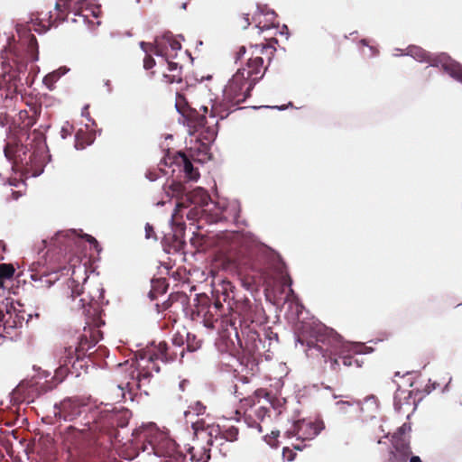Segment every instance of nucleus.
Returning a JSON list of instances; mask_svg holds the SVG:
<instances>
[{
  "label": "nucleus",
  "mask_w": 462,
  "mask_h": 462,
  "mask_svg": "<svg viewBox=\"0 0 462 462\" xmlns=\"http://www.w3.org/2000/svg\"><path fill=\"white\" fill-rule=\"evenodd\" d=\"M300 335L296 342L306 346V355L311 358H322L325 363H329L333 371H338L342 359L345 366L356 365L357 368L363 365V360L355 358L353 355H364L369 352V348L362 344L344 342L342 337L333 328L325 326L318 320L302 323Z\"/></svg>",
  "instance_id": "1"
},
{
  "label": "nucleus",
  "mask_w": 462,
  "mask_h": 462,
  "mask_svg": "<svg viewBox=\"0 0 462 462\" xmlns=\"http://www.w3.org/2000/svg\"><path fill=\"white\" fill-rule=\"evenodd\" d=\"M169 346L166 342H160L157 346V352L140 351L135 354V360L129 364L126 361L124 364H119L120 368H125L128 371L126 378L129 379L125 384L120 383L117 385L121 396L133 401V391L136 388L145 395L149 394L148 386L153 376V372L159 373L160 366L156 363L157 360H162L163 363L172 361L173 356L168 354Z\"/></svg>",
  "instance_id": "2"
},
{
  "label": "nucleus",
  "mask_w": 462,
  "mask_h": 462,
  "mask_svg": "<svg viewBox=\"0 0 462 462\" xmlns=\"http://www.w3.org/2000/svg\"><path fill=\"white\" fill-rule=\"evenodd\" d=\"M254 258L246 263L249 268L254 273V277L268 286L278 277L283 279L284 285L289 287L286 300L291 298V303H295L297 313H299L300 309H303V306L299 303L298 297L291 289L292 281L286 274L285 263L282 262L281 256L268 247L258 249L256 252H254Z\"/></svg>",
  "instance_id": "3"
},
{
  "label": "nucleus",
  "mask_w": 462,
  "mask_h": 462,
  "mask_svg": "<svg viewBox=\"0 0 462 462\" xmlns=\"http://www.w3.org/2000/svg\"><path fill=\"white\" fill-rule=\"evenodd\" d=\"M395 51L394 56H411L419 62L428 63L430 67L441 68L449 77L462 83V65L446 53L433 55L415 45L409 46L405 52L401 49H395Z\"/></svg>",
  "instance_id": "4"
},
{
  "label": "nucleus",
  "mask_w": 462,
  "mask_h": 462,
  "mask_svg": "<svg viewBox=\"0 0 462 462\" xmlns=\"http://www.w3.org/2000/svg\"><path fill=\"white\" fill-rule=\"evenodd\" d=\"M87 279L84 278L82 286L74 279H69L67 282L66 304L72 310H82L84 313H89V310H87V307L99 304L104 299V289L100 284H97L88 292L85 291L83 286L86 285Z\"/></svg>",
  "instance_id": "5"
},
{
  "label": "nucleus",
  "mask_w": 462,
  "mask_h": 462,
  "mask_svg": "<svg viewBox=\"0 0 462 462\" xmlns=\"http://www.w3.org/2000/svg\"><path fill=\"white\" fill-rule=\"evenodd\" d=\"M226 116L227 114L220 115L215 106H212L210 111H208V106H201L199 110L190 106L188 107V110L182 117L189 127L205 128L208 134L207 139L214 140L218 131V120L215 119L218 117L222 120L226 118Z\"/></svg>",
  "instance_id": "6"
},
{
  "label": "nucleus",
  "mask_w": 462,
  "mask_h": 462,
  "mask_svg": "<svg viewBox=\"0 0 462 462\" xmlns=\"http://www.w3.org/2000/svg\"><path fill=\"white\" fill-rule=\"evenodd\" d=\"M143 449L148 454L153 453L158 457L165 458L167 462H183L185 458L179 445L164 433H157Z\"/></svg>",
  "instance_id": "7"
},
{
  "label": "nucleus",
  "mask_w": 462,
  "mask_h": 462,
  "mask_svg": "<svg viewBox=\"0 0 462 462\" xmlns=\"http://www.w3.org/2000/svg\"><path fill=\"white\" fill-rule=\"evenodd\" d=\"M245 77V68L238 69L224 89L225 98L234 104L245 102L255 85V79Z\"/></svg>",
  "instance_id": "8"
},
{
  "label": "nucleus",
  "mask_w": 462,
  "mask_h": 462,
  "mask_svg": "<svg viewBox=\"0 0 462 462\" xmlns=\"http://www.w3.org/2000/svg\"><path fill=\"white\" fill-rule=\"evenodd\" d=\"M166 193L169 197H176L180 199V201L177 202L175 211L171 216V226L175 241L182 243L186 226L183 222L178 221L177 218L179 213L182 210V206H184L185 194L188 192H186L185 187L180 182L172 180L169 185V190H166Z\"/></svg>",
  "instance_id": "9"
},
{
  "label": "nucleus",
  "mask_w": 462,
  "mask_h": 462,
  "mask_svg": "<svg viewBox=\"0 0 462 462\" xmlns=\"http://www.w3.org/2000/svg\"><path fill=\"white\" fill-rule=\"evenodd\" d=\"M85 403L78 397L65 398L53 406L54 417L59 421L70 422L82 413Z\"/></svg>",
  "instance_id": "10"
},
{
  "label": "nucleus",
  "mask_w": 462,
  "mask_h": 462,
  "mask_svg": "<svg viewBox=\"0 0 462 462\" xmlns=\"http://www.w3.org/2000/svg\"><path fill=\"white\" fill-rule=\"evenodd\" d=\"M223 200L214 202L211 198L203 208L189 209L186 212L188 219L196 221L205 219L207 222L213 224L223 221Z\"/></svg>",
  "instance_id": "11"
},
{
  "label": "nucleus",
  "mask_w": 462,
  "mask_h": 462,
  "mask_svg": "<svg viewBox=\"0 0 462 462\" xmlns=\"http://www.w3.org/2000/svg\"><path fill=\"white\" fill-rule=\"evenodd\" d=\"M325 428L322 420H299L294 421L291 429L286 431L288 437H296L298 439H313Z\"/></svg>",
  "instance_id": "12"
},
{
  "label": "nucleus",
  "mask_w": 462,
  "mask_h": 462,
  "mask_svg": "<svg viewBox=\"0 0 462 462\" xmlns=\"http://www.w3.org/2000/svg\"><path fill=\"white\" fill-rule=\"evenodd\" d=\"M139 45L144 53L153 52L159 57L165 55V49L168 46L174 51L181 49L180 42L171 32L164 33L161 38L156 37L153 43L141 42Z\"/></svg>",
  "instance_id": "13"
},
{
  "label": "nucleus",
  "mask_w": 462,
  "mask_h": 462,
  "mask_svg": "<svg viewBox=\"0 0 462 462\" xmlns=\"http://www.w3.org/2000/svg\"><path fill=\"white\" fill-rule=\"evenodd\" d=\"M55 359L58 367L55 370V377L60 382L65 375L69 373V366L75 367L76 364L80 360L77 359V355L73 349V346H64L57 349L55 352Z\"/></svg>",
  "instance_id": "14"
},
{
  "label": "nucleus",
  "mask_w": 462,
  "mask_h": 462,
  "mask_svg": "<svg viewBox=\"0 0 462 462\" xmlns=\"http://www.w3.org/2000/svg\"><path fill=\"white\" fill-rule=\"evenodd\" d=\"M101 337L100 331L92 330L90 328H84L83 333L76 337V345L73 346L77 359L82 360L87 352L97 345Z\"/></svg>",
  "instance_id": "15"
},
{
  "label": "nucleus",
  "mask_w": 462,
  "mask_h": 462,
  "mask_svg": "<svg viewBox=\"0 0 462 462\" xmlns=\"http://www.w3.org/2000/svg\"><path fill=\"white\" fill-rule=\"evenodd\" d=\"M239 324L241 327V335L238 332L237 327L236 326V321L231 323V328L234 330L235 337L237 341V345L249 352L254 351L258 348L257 340L261 343V339L259 338V335L250 329L248 327H242V320H239Z\"/></svg>",
  "instance_id": "16"
},
{
  "label": "nucleus",
  "mask_w": 462,
  "mask_h": 462,
  "mask_svg": "<svg viewBox=\"0 0 462 462\" xmlns=\"http://www.w3.org/2000/svg\"><path fill=\"white\" fill-rule=\"evenodd\" d=\"M411 454L410 439H399L392 437V449L389 452L388 462H408Z\"/></svg>",
  "instance_id": "17"
},
{
  "label": "nucleus",
  "mask_w": 462,
  "mask_h": 462,
  "mask_svg": "<svg viewBox=\"0 0 462 462\" xmlns=\"http://www.w3.org/2000/svg\"><path fill=\"white\" fill-rule=\"evenodd\" d=\"M210 196L203 188L197 187L193 190L185 194L184 206L182 209H197L203 208L208 202Z\"/></svg>",
  "instance_id": "18"
},
{
  "label": "nucleus",
  "mask_w": 462,
  "mask_h": 462,
  "mask_svg": "<svg viewBox=\"0 0 462 462\" xmlns=\"http://www.w3.org/2000/svg\"><path fill=\"white\" fill-rule=\"evenodd\" d=\"M8 319H6L3 323V328L5 333V337H9L10 338H14L16 337L17 329L21 328L24 323V316L19 313H9ZM4 314L0 310V327L2 326Z\"/></svg>",
  "instance_id": "19"
},
{
  "label": "nucleus",
  "mask_w": 462,
  "mask_h": 462,
  "mask_svg": "<svg viewBox=\"0 0 462 462\" xmlns=\"http://www.w3.org/2000/svg\"><path fill=\"white\" fill-rule=\"evenodd\" d=\"M72 234L73 231L57 232L49 243L48 251L50 252L58 250V254H65L68 252L69 248L71 246L70 236Z\"/></svg>",
  "instance_id": "20"
},
{
  "label": "nucleus",
  "mask_w": 462,
  "mask_h": 462,
  "mask_svg": "<svg viewBox=\"0 0 462 462\" xmlns=\"http://www.w3.org/2000/svg\"><path fill=\"white\" fill-rule=\"evenodd\" d=\"M45 157L42 152H33L30 155L29 162L24 169L28 177H38L44 171Z\"/></svg>",
  "instance_id": "21"
},
{
  "label": "nucleus",
  "mask_w": 462,
  "mask_h": 462,
  "mask_svg": "<svg viewBox=\"0 0 462 462\" xmlns=\"http://www.w3.org/2000/svg\"><path fill=\"white\" fill-rule=\"evenodd\" d=\"M178 157L175 159L176 162L183 165V172L185 178L190 181H197L199 178V172L194 168L192 162L189 158L182 152L178 153Z\"/></svg>",
  "instance_id": "22"
},
{
  "label": "nucleus",
  "mask_w": 462,
  "mask_h": 462,
  "mask_svg": "<svg viewBox=\"0 0 462 462\" xmlns=\"http://www.w3.org/2000/svg\"><path fill=\"white\" fill-rule=\"evenodd\" d=\"M223 213L224 217L223 221H227L229 219L236 220L239 217L240 213V205L236 200H223Z\"/></svg>",
  "instance_id": "23"
},
{
  "label": "nucleus",
  "mask_w": 462,
  "mask_h": 462,
  "mask_svg": "<svg viewBox=\"0 0 462 462\" xmlns=\"http://www.w3.org/2000/svg\"><path fill=\"white\" fill-rule=\"evenodd\" d=\"M261 15L265 16L267 22H272L274 19V17L276 16V14H275V12L273 10L269 9L267 7V5H257V11L253 15V20L255 23H256V27L260 29V32H263L265 29H268L269 27L268 26H263V27L260 26L261 22L258 21V17L261 16Z\"/></svg>",
  "instance_id": "24"
},
{
  "label": "nucleus",
  "mask_w": 462,
  "mask_h": 462,
  "mask_svg": "<svg viewBox=\"0 0 462 462\" xmlns=\"http://www.w3.org/2000/svg\"><path fill=\"white\" fill-rule=\"evenodd\" d=\"M69 71V69L63 66L59 68L56 70H53L52 72L47 74L43 78V84L48 88V89L52 90L54 88L55 83L65 74H67Z\"/></svg>",
  "instance_id": "25"
},
{
  "label": "nucleus",
  "mask_w": 462,
  "mask_h": 462,
  "mask_svg": "<svg viewBox=\"0 0 462 462\" xmlns=\"http://www.w3.org/2000/svg\"><path fill=\"white\" fill-rule=\"evenodd\" d=\"M167 64H168V70L170 72H171V75L163 74V80L166 83H170V84H172L174 82H177V83L181 82L182 81L181 77H180L181 67L179 66L178 63L173 62V61H169L168 60H167Z\"/></svg>",
  "instance_id": "26"
},
{
  "label": "nucleus",
  "mask_w": 462,
  "mask_h": 462,
  "mask_svg": "<svg viewBox=\"0 0 462 462\" xmlns=\"http://www.w3.org/2000/svg\"><path fill=\"white\" fill-rule=\"evenodd\" d=\"M226 236L233 242L235 246L244 247L247 251L251 250V243H253L251 236L240 233H228Z\"/></svg>",
  "instance_id": "27"
},
{
  "label": "nucleus",
  "mask_w": 462,
  "mask_h": 462,
  "mask_svg": "<svg viewBox=\"0 0 462 462\" xmlns=\"http://www.w3.org/2000/svg\"><path fill=\"white\" fill-rule=\"evenodd\" d=\"M411 398V392L406 393V391H402L400 388H398L394 394V398H393L394 410L397 412H400L403 404H407V405L411 404V402H410Z\"/></svg>",
  "instance_id": "28"
},
{
  "label": "nucleus",
  "mask_w": 462,
  "mask_h": 462,
  "mask_svg": "<svg viewBox=\"0 0 462 462\" xmlns=\"http://www.w3.org/2000/svg\"><path fill=\"white\" fill-rule=\"evenodd\" d=\"M263 64V60L261 57L249 59L247 62L248 69H245V77L250 79L253 75L260 73Z\"/></svg>",
  "instance_id": "29"
},
{
  "label": "nucleus",
  "mask_w": 462,
  "mask_h": 462,
  "mask_svg": "<svg viewBox=\"0 0 462 462\" xmlns=\"http://www.w3.org/2000/svg\"><path fill=\"white\" fill-rule=\"evenodd\" d=\"M79 3V0H57L55 9L60 13H63L64 11L74 12L75 15H77L76 8L72 7V5Z\"/></svg>",
  "instance_id": "30"
},
{
  "label": "nucleus",
  "mask_w": 462,
  "mask_h": 462,
  "mask_svg": "<svg viewBox=\"0 0 462 462\" xmlns=\"http://www.w3.org/2000/svg\"><path fill=\"white\" fill-rule=\"evenodd\" d=\"M14 273V268L12 264H0V288H4L5 280L11 279Z\"/></svg>",
  "instance_id": "31"
},
{
  "label": "nucleus",
  "mask_w": 462,
  "mask_h": 462,
  "mask_svg": "<svg viewBox=\"0 0 462 462\" xmlns=\"http://www.w3.org/2000/svg\"><path fill=\"white\" fill-rule=\"evenodd\" d=\"M201 346L200 340L197 339V337L194 334L187 333L186 334V348L189 352H194L199 349Z\"/></svg>",
  "instance_id": "32"
},
{
  "label": "nucleus",
  "mask_w": 462,
  "mask_h": 462,
  "mask_svg": "<svg viewBox=\"0 0 462 462\" xmlns=\"http://www.w3.org/2000/svg\"><path fill=\"white\" fill-rule=\"evenodd\" d=\"M80 134H83V132L81 130L78 131L76 133V134H75V144H74V147L77 150H83L87 146L92 144L93 142H94V138L92 136H87V137H85V142L86 143H81V141H80Z\"/></svg>",
  "instance_id": "33"
},
{
  "label": "nucleus",
  "mask_w": 462,
  "mask_h": 462,
  "mask_svg": "<svg viewBox=\"0 0 462 462\" xmlns=\"http://www.w3.org/2000/svg\"><path fill=\"white\" fill-rule=\"evenodd\" d=\"M188 107H189V106L188 105L186 98L182 95L177 94V98H176V103H175V108H176L177 112L181 116H183L185 115L186 111L188 110Z\"/></svg>",
  "instance_id": "34"
},
{
  "label": "nucleus",
  "mask_w": 462,
  "mask_h": 462,
  "mask_svg": "<svg viewBox=\"0 0 462 462\" xmlns=\"http://www.w3.org/2000/svg\"><path fill=\"white\" fill-rule=\"evenodd\" d=\"M58 275L56 273H45L41 275L39 278V282L42 284V287L50 288L53 285V283L58 281Z\"/></svg>",
  "instance_id": "35"
},
{
  "label": "nucleus",
  "mask_w": 462,
  "mask_h": 462,
  "mask_svg": "<svg viewBox=\"0 0 462 462\" xmlns=\"http://www.w3.org/2000/svg\"><path fill=\"white\" fill-rule=\"evenodd\" d=\"M244 420L249 428L257 429L258 432H262V427L253 413H250L249 411L245 412L244 415Z\"/></svg>",
  "instance_id": "36"
},
{
  "label": "nucleus",
  "mask_w": 462,
  "mask_h": 462,
  "mask_svg": "<svg viewBox=\"0 0 462 462\" xmlns=\"http://www.w3.org/2000/svg\"><path fill=\"white\" fill-rule=\"evenodd\" d=\"M411 430V427L410 423H403L396 432L393 434L392 437H397L399 439H410L409 436H406V433H409Z\"/></svg>",
  "instance_id": "37"
},
{
  "label": "nucleus",
  "mask_w": 462,
  "mask_h": 462,
  "mask_svg": "<svg viewBox=\"0 0 462 462\" xmlns=\"http://www.w3.org/2000/svg\"><path fill=\"white\" fill-rule=\"evenodd\" d=\"M238 429L231 426L222 432V437L227 441H235L237 439Z\"/></svg>",
  "instance_id": "38"
},
{
  "label": "nucleus",
  "mask_w": 462,
  "mask_h": 462,
  "mask_svg": "<svg viewBox=\"0 0 462 462\" xmlns=\"http://www.w3.org/2000/svg\"><path fill=\"white\" fill-rule=\"evenodd\" d=\"M268 411V409L263 406H259L249 411L250 413H253V415L255 417L256 420L259 421V423L261 421H263Z\"/></svg>",
  "instance_id": "39"
},
{
  "label": "nucleus",
  "mask_w": 462,
  "mask_h": 462,
  "mask_svg": "<svg viewBox=\"0 0 462 462\" xmlns=\"http://www.w3.org/2000/svg\"><path fill=\"white\" fill-rule=\"evenodd\" d=\"M205 411V406L202 403L197 402L194 407H191L190 410L184 412L185 417L187 418L190 414H196L199 416L202 414Z\"/></svg>",
  "instance_id": "40"
},
{
  "label": "nucleus",
  "mask_w": 462,
  "mask_h": 462,
  "mask_svg": "<svg viewBox=\"0 0 462 462\" xmlns=\"http://www.w3.org/2000/svg\"><path fill=\"white\" fill-rule=\"evenodd\" d=\"M73 125H70L69 122H65L62 126H61V129H60V137L62 139H66L68 138L69 136H70L73 133Z\"/></svg>",
  "instance_id": "41"
},
{
  "label": "nucleus",
  "mask_w": 462,
  "mask_h": 462,
  "mask_svg": "<svg viewBox=\"0 0 462 462\" xmlns=\"http://www.w3.org/2000/svg\"><path fill=\"white\" fill-rule=\"evenodd\" d=\"M171 343L177 347H181L185 343L184 336L180 333L175 334L171 339Z\"/></svg>",
  "instance_id": "42"
},
{
  "label": "nucleus",
  "mask_w": 462,
  "mask_h": 462,
  "mask_svg": "<svg viewBox=\"0 0 462 462\" xmlns=\"http://www.w3.org/2000/svg\"><path fill=\"white\" fill-rule=\"evenodd\" d=\"M148 53L149 52L145 53L146 56L143 59V68L145 69H150L153 68L154 65H155L154 59L151 55H149Z\"/></svg>",
  "instance_id": "43"
},
{
  "label": "nucleus",
  "mask_w": 462,
  "mask_h": 462,
  "mask_svg": "<svg viewBox=\"0 0 462 462\" xmlns=\"http://www.w3.org/2000/svg\"><path fill=\"white\" fill-rule=\"evenodd\" d=\"M251 309V304L250 302L247 300L246 302H245L244 304V311H245V314H244V320L245 322L247 321V320H250L251 322H254V319H253V316L251 315V312H247L246 311V309Z\"/></svg>",
  "instance_id": "44"
},
{
  "label": "nucleus",
  "mask_w": 462,
  "mask_h": 462,
  "mask_svg": "<svg viewBox=\"0 0 462 462\" xmlns=\"http://www.w3.org/2000/svg\"><path fill=\"white\" fill-rule=\"evenodd\" d=\"M85 238L90 245H92L95 247V249L98 250L99 245L97 240L94 236L86 234Z\"/></svg>",
  "instance_id": "45"
},
{
  "label": "nucleus",
  "mask_w": 462,
  "mask_h": 462,
  "mask_svg": "<svg viewBox=\"0 0 462 462\" xmlns=\"http://www.w3.org/2000/svg\"><path fill=\"white\" fill-rule=\"evenodd\" d=\"M336 405L343 411H346V408L352 406V402L348 401H339L336 402Z\"/></svg>",
  "instance_id": "46"
},
{
  "label": "nucleus",
  "mask_w": 462,
  "mask_h": 462,
  "mask_svg": "<svg viewBox=\"0 0 462 462\" xmlns=\"http://www.w3.org/2000/svg\"><path fill=\"white\" fill-rule=\"evenodd\" d=\"M438 386V383L436 382H431L429 380V383L425 386V392L427 394L430 393L432 391H434Z\"/></svg>",
  "instance_id": "47"
},
{
  "label": "nucleus",
  "mask_w": 462,
  "mask_h": 462,
  "mask_svg": "<svg viewBox=\"0 0 462 462\" xmlns=\"http://www.w3.org/2000/svg\"><path fill=\"white\" fill-rule=\"evenodd\" d=\"M88 106H85L82 109V112H81V116L86 117L88 121L91 122L93 125H96V122L95 120H93L91 117H90V115L88 111Z\"/></svg>",
  "instance_id": "48"
},
{
  "label": "nucleus",
  "mask_w": 462,
  "mask_h": 462,
  "mask_svg": "<svg viewBox=\"0 0 462 462\" xmlns=\"http://www.w3.org/2000/svg\"><path fill=\"white\" fill-rule=\"evenodd\" d=\"M245 52H246L245 47L241 46L236 54V62H237V60L242 59L244 57V55L245 54Z\"/></svg>",
  "instance_id": "49"
},
{
  "label": "nucleus",
  "mask_w": 462,
  "mask_h": 462,
  "mask_svg": "<svg viewBox=\"0 0 462 462\" xmlns=\"http://www.w3.org/2000/svg\"><path fill=\"white\" fill-rule=\"evenodd\" d=\"M152 234H153V227L149 224L147 223L145 225V238L149 239L152 236Z\"/></svg>",
  "instance_id": "50"
},
{
  "label": "nucleus",
  "mask_w": 462,
  "mask_h": 462,
  "mask_svg": "<svg viewBox=\"0 0 462 462\" xmlns=\"http://www.w3.org/2000/svg\"><path fill=\"white\" fill-rule=\"evenodd\" d=\"M24 383H20L12 393V398L16 400V396L21 393L22 389L23 388Z\"/></svg>",
  "instance_id": "51"
},
{
  "label": "nucleus",
  "mask_w": 462,
  "mask_h": 462,
  "mask_svg": "<svg viewBox=\"0 0 462 462\" xmlns=\"http://www.w3.org/2000/svg\"><path fill=\"white\" fill-rule=\"evenodd\" d=\"M203 324L208 328H215V321L213 319H210L208 318H205L203 320Z\"/></svg>",
  "instance_id": "52"
},
{
  "label": "nucleus",
  "mask_w": 462,
  "mask_h": 462,
  "mask_svg": "<svg viewBox=\"0 0 462 462\" xmlns=\"http://www.w3.org/2000/svg\"><path fill=\"white\" fill-rule=\"evenodd\" d=\"M367 48L369 51V54H367V56L369 58H373L378 55L379 51L374 46L369 45Z\"/></svg>",
  "instance_id": "53"
},
{
  "label": "nucleus",
  "mask_w": 462,
  "mask_h": 462,
  "mask_svg": "<svg viewBox=\"0 0 462 462\" xmlns=\"http://www.w3.org/2000/svg\"><path fill=\"white\" fill-rule=\"evenodd\" d=\"M264 335L265 337H267L270 340V342L273 340H278V335L276 333H273V331H266Z\"/></svg>",
  "instance_id": "54"
},
{
  "label": "nucleus",
  "mask_w": 462,
  "mask_h": 462,
  "mask_svg": "<svg viewBox=\"0 0 462 462\" xmlns=\"http://www.w3.org/2000/svg\"><path fill=\"white\" fill-rule=\"evenodd\" d=\"M213 308L216 311L220 310L223 308V304L220 302L219 300H216L212 306H210V309Z\"/></svg>",
  "instance_id": "55"
},
{
  "label": "nucleus",
  "mask_w": 462,
  "mask_h": 462,
  "mask_svg": "<svg viewBox=\"0 0 462 462\" xmlns=\"http://www.w3.org/2000/svg\"><path fill=\"white\" fill-rule=\"evenodd\" d=\"M146 178L151 180V181H154L157 180L158 176H157V173L156 172H152V171H148L146 173Z\"/></svg>",
  "instance_id": "56"
},
{
  "label": "nucleus",
  "mask_w": 462,
  "mask_h": 462,
  "mask_svg": "<svg viewBox=\"0 0 462 462\" xmlns=\"http://www.w3.org/2000/svg\"><path fill=\"white\" fill-rule=\"evenodd\" d=\"M226 418L228 420H234L239 421L240 420V411L236 410V411H235L234 415L230 416V417H226Z\"/></svg>",
  "instance_id": "57"
},
{
  "label": "nucleus",
  "mask_w": 462,
  "mask_h": 462,
  "mask_svg": "<svg viewBox=\"0 0 462 462\" xmlns=\"http://www.w3.org/2000/svg\"><path fill=\"white\" fill-rule=\"evenodd\" d=\"M409 462H422L419 456H410Z\"/></svg>",
  "instance_id": "58"
},
{
  "label": "nucleus",
  "mask_w": 462,
  "mask_h": 462,
  "mask_svg": "<svg viewBox=\"0 0 462 462\" xmlns=\"http://www.w3.org/2000/svg\"><path fill=\"white\" fill-rule=\"evenodd\" d=\"M104 85H105V87H106L107 92L111 93L112 92V87H111L110 80H108V79L105 80Z\"/></svg>",
  "instance_id": "59"
},
{
  "label": "nucleus",
  "mask_w": 462,
  "mask_h": 462,
  "mask_svg": "<svg viewBox=\"0 0 462 462\" xmlns=\"http://www.w3.org/2000/svg\"><path fill=\"white\" fill-rule=\"evenodd\" d=\"M244 21H245L244 28L246 29L250 25V21H249V17H248L247 14L245 15Z\"/></svg>",
  "instance_id": "60"
},
{
  "label": "nucleus",
  "mask_w": 462,
  "mask_h": 462,
  "mask_svg": "<svg viewBox=\"0 0 462 462\" xmlns=\"http://www.w3.org/2000/svg\"><path fill=\"white\" fill-rule=\"evenodd\" d=\"M191 427L193 430L197 433L199 430V423L198 422H191Z\"/></svg>",
  "instance_id": "61"
},
{
  "label": "nucleus",
  "mask_w": 462,
  "mask_h": 462,
  "mask_svg": "<svg viewBox=\"0 0 462 462\" xmlns=\"http://www.w3.org/2000/svg\"><path fill=\"white\" fill-rule=\"evenodd\" d=\"M373 402V403L376 406L374 396L371 395V396H368L367 398H365V402Z\"/></svg>",
  "instance_id": "62"
},
{
  "label": "nucleus",
  "mask_w": 462,
  "mask_h": 462,
  "mask_svg": "<svg viewBox=\"0 0 462 462\" xmlns=\"http://www.w3.org/2000/svg\"><path fill=\"white\" fill-rule=\"evenodd\" d=\"M40 276L37 273L31 274V279L34 282H39Z\"/></svg>",
  "instance_id": "63"
},
{
  "label": "nucleus",
  "mask_w": 462,
  "mask_h": 462,
  "mask_svg": "<svg viewBox=\"0 0 462 462\" xmlns=\"http://www.w3.org/2000/svg\"><path fill=\"white\" fill-rule=\"evenodd\" d=\"M360 43L363 45V46H366L368 47L369 46V43H368V41L366 39H362L360 41Z\"/></svg>",
  "instance_id": "64"
}]
</instances>
